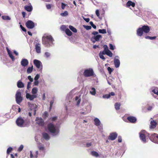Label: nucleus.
Here are the masks:
<instances>
[{
    "instance_id": "nucleus-6",
    "label": "nucleus",
    "mask_w": 158,
    "mask_h": 158,
    "mask_svg": "<svg viewBox=\"0 0 158 158\" xmlns=\"http://www.w3.org/2000/svg\"><path fill=\"white\" fill-rule=\"evenodd\" d=\"M16 123L18 126L22 127L25 126L27 124H28L29 121H27L26 122V121L24 120L23 119H17Z\"/></svg>"
},
{
    "instance_id": "nucleus-34",
    "label": "nucleus",
    "mask_w": 158,
    "mask_h": 158,
    "mask_svg": "<svg viewBox=\"0 0 158 158\" xmlns=\"http://www.w3.org/2000/svg\"><path fill=\"white\" fill-rule=\"evenodd\" d=\"M75 100L77 101V105L78 106L81 101V98L79 97L76 96L75 98Z\"/></svg>"
},
{
    "instance_id": "nucleus-61",
    "label": "nucleus",
    "mask_w": 158,
    "mask_h": 158,
    "mask_svg": "<svg viewBox=\"0 0 158 158\" xmlns=\"http://www.w3.org/2000/svg\"><path fill=\"white\" fill-rule=\"evenodd\" d=\"M122 141V137L120 136H119L118 137V141L119 143H120Z\"/></svg>"
},
{
    "instance_id": "nucleus-21",
    "label": "nucleus",
    "mask_w": 158,
    "mask_h": 158,
    "mask_svg": "<svg viewBox=\"0 0 158 158\" xmlns=\"http://www.w3.org/2000/svg\"><path fill=\"white\" fill-rule=\"evenodd\" d=\"M25 9L28 12H31L33 9V7L31 3L29 4V5H26L24 6Z\"/></svg>"
},
{
    "instance_id": "nucleus-47",
    "label": "nucleus",
    "mask_w": 158,
    "mask_h": 158,
    "mask_svg": "<svg viewBox=\"0 0 158 158\" xmlns=\"http://www.w3.org/2000/svg\"><path fill=\"white\" fill-rule=\"evenodd\" d=\"M48 113L47 111L44 112L43 114V117L44 118H46L48 116Z\"/></svg>"
},
{
    "instance_id": "nucleus-57",
    "label": "nucleus",
    "mask_w": 158,
    "mask_h": 158,
    "mask_svg": "<svg viewBox=\"0 0 158 158\" xmlns=\"http://www.w3.org/2000/svg\"><path fill=\"white\" fill-rule=\"evenodd\" d=\"M152 92H153L154 94L158 95V90L156 89H154L152 90Z\"/></svg>"
},
{
    "instance_id": "nucleus-38",
    "label": "nucleus",
    "mask_w": 158,
    "mask_h": 158,
    "mask_svg": "<svg viewBox=\"0 0 158 158\" xmlns=\"http://www.w3.org/2000/svg\"><path fill=\"white\" fill-rule=\"evenodd\" d=\"M69 28L74 33L77 32V29L72 26L70 25L69 26Z\"/></svg>"
},
{
    "instance_id": "nucleus-1",
    "label": "nucleus",
    "mask_w": 158,
    "mask_h": 158,
    "mask_svg": "<svg viewBox=\"0 0 158 158\" xmlns=\"http://www.w3.org/2000/svg\"><path fill=\"white\" fill-rule=\"evenodd\" d=\"M53 121L56 120L57 123L56 125L52 123H50L48 125L47 130L52 136H56L58 135L60 132V126L62 121L61 119H52Z\"/></svg>"
},
{
    "instance_id": "nucleus-29",
    "label": "nucleus",
    "mask_w": 158,
    "mask_h": 158,
    "mask_svg": "<svg viewBox=\"0 0 158 158\" xmlns=\"http://www.w3.org/2000/svg\"><path fill=\"white\" fill-rule=\"evenodd\" d=\"M103 54H106L107 55L110 57H112L113 55V54L112 52L109 50H107L104 53H102Z\"/></svg>"
},
{
    "instance_id": "nucleus-44",
    "label": "nucleus",
    "mask_w": 158,
    "mask_h": 158,
    "mask_svg": "<svg viewBox=\"0 0 158 158\" xmlns=\"http://www.w3.org/2000/svg\"><path fill=\"white\" fill-rule=\"evenodd\" d=\"M156 36H154V37H151L149 36H147L145 37V38L146 39H148L151 40H153L154 39H155L156 38Z\"/></svg>"
},
{
    "instance_id": "nucleus-49",
    "label": "nucleus",
    "mask_w": 158,
    "mask_h": 158,
    "mask_svg": "<svg viewBox=\"0 0 158 158\" xmlns=\"http://www.w3.org/2000/svg\"><path fill=\"white\" fill-rule=\"evenodd\" d=\"M95 125L97 126H99V119H94Z\"/></svg>"
},
{
    "instance_id": "nucleus-30",
    "label": "nucleus",
    "mask_w": 158,
    "mask_h": 158,
    "mask_svg": "<svg viewBox=\"0 0 158 158\" xmlns=\"http://www.w3.org/2000/svg\"><path fill=\"white\" fill-rule=\"evenodd\" d=\"M94 145V142L92 141L90 142H87L86 143V147L89 148L91 146H93Z\"/></svg>"
},
{
    "instance_id": "nucleus-41",
    "label": "nucleus",
    "mask_w": 158,
    "mask_h": 158,
    "mask_svg": "<svg viewBox=\"0 0 158 158\" xmlns=\"http://www.w3.org/2000/svg\"><path fill=\"white\" fill-rule=\"evenodd\" d=\"M99 131H100L102 134L103 132V126L102 124H101L100 121H99Z\"/></svg>"
},
{
    "instance_id": "nucleus-5",
    "label": "nucleus",
    "mask_w": 158,
    "mask_h": 158,
    "mask_svg": "<svg viewBox=\"0 0 158 158\" xmlns=\"http://www.w3.org/2000/svg\"><path fill=\"white\" fill-rule=\"evenodd\" d=\"M139 137L141 140L144 143L146 142V136L150 137L149 134L145 130L141 131L139 133Z\"/></svg>"
},
{
    "instance_id": "nucleus-48",
    "label": "nucleus",
    "mask_w": 158,
    "mask_h": 158,
    "mask_svg": "<svg viewBox=\"0 0 158 158\" xmlns=\"http://www.w3.org/2000/svg\"><path fill=\"white\" fill-rule=\"evenodd\" d=\"M99 33L102 34H105L106 33V30L105 29H99Z\"/></svg>"
},
{
    "instance_id": "nucleus-15",
    "label": "nucleus",
    "mask_w": 158,
    "mask_h": 158,
    "mask_svg": "<svg viewBox=\"0 0 158 158\" xmlns=\"http://www.w3.org/2000/svg\"><path fill=\"white\" fill-rule=\"evenodd\" d=\"M118 136V134L115 132L110 133L108 137V139L111 140H114Z\"/></svg>"
},
{
    "instance_id": "nucleus-2",
    "label": "nucleus",
    "mask_w": 158,
    "mask_h": 158,
    "mask_svg": "<svg viewBox=\"0 0 158 158\" xmlns=\"http://www.w3.org/2000/svg\"><path fill=\"white\" fill-rule=\"evenodd\" d=\"M54 40L50 35H44L42 38V43L44 46L50 47L54 45Z\"/></svg>"
},
{
    "instance_id": "nucleus-62",
    "label": "nucleus",
    "mask_w": 158,
    "mask_h": 158,
    "mask_svg": "<svg viewBox=\"0 0 158 158\" xmlns=\"http://www.w3.org/2000/svg\"><path fill=\"white\" fill-rule=\"evenodd\" d=\"M110 48L112 50H114V47L111 44H109Z\"/></svg>"
},
{
    "instance_id": "nucleus-56",
    "label": "nucleus",
    "mask_w": 158,
    "mask_h": 158,
    "mask_svg": "<svg viewBox=\"0 0 158 158\" xmlns=\"http://www.w3.org/2000/svg\"><path fill=\"white\" fill-rule=\"evenodd\" d=\"M20 27L21 28V29L24 32L26 31V29L24 27H23L21 25H20Z\"/></svg>"
},
{
    "instance_id": "nucleus-26",
    "label": "nucleus",
    "mask_w": 158,
    "mask_h": 158,
    "mask_svg": "<svg viewBox=\"0 0 158 158\" xmlns=\"http://www.w3.org/2000/svg\"><path fill=\"white\" fill-rule=\"evenodd\" d=\"M17 86L19 88H22L24 87V85L21 81L19 80L17 82Z\"/></svg>"
},
{
    "instance_id": "nucleus-37",
    "label": "nucleus",
    "mask_w": 158,
    "mask_h": 158,
    "mask_svg": "<svg viewBox=\"0 0 158 158\" xmlns=\"http://www.w3.org/2000/svg\"><path fill=\"white\" fill-rule=\"evenodd\" d=\"M51 53L48 52H46L44 53V56L46 58H48L51 56Z\"/></svg>"
},
{
    "instance_id": "nucleus-17",
    "label": "nucleus",
    "mask_w": 158,
    "mask_h": 158,
    "mask_svg": "<svg viewBox=\"0 0 158 158\" xmlns=\"http://www.w3.org/2000/svg\"><path fill=\"white\" fill-rule=\"evenodd\" d=\"M35 49L36 52L38 54H40L41 52V44L39 43H36L35 46Z\"/></svg>"
},
{
    "instance_id": "nucleus-50",
    "label": "nucleus",
    "mask_w": 158,
    "mask_h": 158,
    "mask_svg": "<svg viewBox=\"0 0 158 158\" xmlns=\"http://www.w3.org/2000/svg\"><path fill=\"white\" fill-rule=\"evenodd\" d=\"M39 84V81L38 80H34L33 83V85L34 86H38Z\"/></svg>"
},
{
    "instance_id": "nucleus-11",
    "label": "nucleus",
    "mask_w": 158,
    "mask_h": 158,
    "mask_svg": "<svg viewBox=\"0 0 158 158\" xmlns=\"http://www.w3.org/2000/svg\"><path fill=\"white\" fill-rule=\"evenodd\" d=\"M37 25L36 23H35L31 20H28L26 23V25L28 28L32 29L34 28L35 26Z\"/></svg>"
},
{
    "instance_id": "nucleus-12",
    "label": "nucleus",
    "mask_w": 158,
    "mask_h": 158,
    "mask_svg": "<svg viewBox=\"0 0 158 158\" xmlns=\"http://www.w3.org/2000/svg\"><path fill=\"white\" fill-rule=\"evenodd\" d=\"M28 104L30 108V109L31 111L33 112V114L34 115H35L36 111V108L37 106L35 104L30 103V102H28Z\"/></svg>"
},
{
    "instance_id": "nucleus-40",
    "label": "nucleus",
    "mask_w": 158,
    "mask_h": 158,
    "mask_svg": "<svg viewBox=\"0 0 158 158\" xmlns=\"http://www.w3.org/2000/svg\"><path fill=\"white\" fill-rule=\"evenodd\" d=\"M12 149H13L11 147H10L8 148V149H7V152H6L7 154V156H6V158H7V156L9 155L10 153V152H11V151L12 150Z\"/></svg>"
},
{
    "instance_id": "nucleus-19",
    "label": "nucleus",
    "mask_w": 158,
    "mask_h": 158,
    "mask_svg": "<svg viewBox=\"0 0 158 158\" xmlns=\"http://www.w3.org/2000/svg\"><path fill=\"white\" fill-rule=\"evenodd\" d=\"M116 57H118V56H116L115 57L114 62L115 67L117 68L119 67L120 62L119 59L116 58Z\"/></svg>"
},
{
    "instance_id": "nucleus-45",
    "label": "nucleus",
    "mask_w": 158,
    "mask_h": 158,
    "mask_svg": "<svg viewBox=\"0 0 158 158\" xmlns=\"http://www.w3.org/2000/svg\"><path fill=\"white\" fill-rule=\"evenodd\" d=\"M54 100H52L50 102V106L49 107V111H50L52 109V105L54 103Z\"/></svg>"
},
{
    "instance_id": "nucleus-20",
    "label": "nucleus",
    "mask_w": 158,
    "mask_h": 158,
    "mask_svg": "<svg viewBox=\"0 0 158 158\" xmlns=\"http://www.w3.org/2000/svg\"><path fill=\"white\" fill-rule=\"evenodd\" d=\"M94 43H95L96 41H99V35H94L90 39Z\"/></svg>"
},
{
    "instance_id": "nucleus-16",
    "label": "nucleus",
    "mask_w": 158,
    "mask_h": 158,
    "mask_svg": "<svg viewBox=\"0 0 158 158\" xmlns=\"http://www.w3.org/2000/svg\"><path fill=\"white\" fill-rule=\"evenodd\" d=\"M27 91H26V98L27 99H29L30 101H32L34 98H37V95H35L33 94L31 95L27 93Z\"/></svg>"
},
{
    "instance_id": "nucleus-13",
    "label": "nucleus",
    "mask_w": 158,
    "mask_h": 158,
    "mask_svg": "<svg viewBox=\"0 0 158 158\" xmlns=\"http://www.w3.org/2000/svg\"><path fill=\"white\" fill-rule=\"evenodd\" d=\"M149 139L152 142L158 143V135L154 133L151 135Z\"/></svg>"
},
{
    "instance_id": "nucleus-64",
    "label": "nucleus",
    "mask_w": 158,
    "mask_h": 158,
    "mask_svg": "<svg viewBox=\"0 0 158 158\" xmlns=\"http://www.w3.org/2000/svg\"><path fill=\"white\" fill-rule=\"evenodd\" d=\"M65 28H66V27H65V26H64V25H62L60 27L61 29L63 30H64V29H65Z\"/></svg>"
},
{
    "instance_id": "nucleus-58",
    "label": "nucleus",
    "mask_w": 158,
    "mask_h": 158,
    "mask_svg": "<svg viewBox=\"0 0 158 158\" xmlns=\"http://www.w3.org/2000/svg\"><path fill=\"white\" fill-rule=\"evenodd\" d=\"M66 5V4H64V3H63L62 2L61 3V8L63 10L65 8V7Z\"/></svg>"
},
{
    "instance_id": "nucleus-36",
    "label": "nucleus",
    "mask_w": 158,
    "mask_h": 158,
    "mask_svg": "<svg viewBox=\"0 0 158 158\" xmlns=\"http://www.w3.org/2000/svg\"><path fill=\"white\" fill-rule=\"evenodd\" d=\"M65 32L66 34L68 36H70L72 35V32L68 28L65 29Z\"/></svg>"
},
{
    "instance_id": "nucleus-23",
    "label": "nucleus",
    "mask_w": 158,
    "mask_h": 158,
    "mask_svg": "<svg viewBox=\"0 0 158 158\" xmlns=\"http://www.w3.org/2000/svg\"><path fill=\"white\" fill-rule=\"evenodd\" d=\"M157 123L154 120L151 121L150 122V127L151 128H154L156 127L157 125Z\"/></svg>"
},
{
    "instance_id": "nucleus-32",
    "label": "nucleus",
    "mask_w": 158,
    "mask_h": 158,
    "mask_svg": "<svg viewBox=\"0 0 158 158\" xmlns=\"http://www.w3.org/2000/svg\"><path fill=\"white\" fill-rule=\"evenodd\" d=\"M33 66L32 65L31 66L28 67L27 68V74H29L32 73L33 70Z\"/></svg>"
},
{
    "instance_id": "nucleus-8",
    "label": "nucleus",
    "mask_w": 158,
    "mask_h": 158,
    "mask_svg": "<svg viewBox=\"0 0 158 158\" xmlns=\"http://www.w3.org/2000/svg\"><path fill=\"white\" fill-rule=\"evenodd\" d=\"M91 109V106L90 104L88 105L83 110L80 111L79 113L81 115H85L90 112Z\"/></svg>"
},
{
    "instance_id": "nucleus-24",
    "label": "nucleus",
    "mask_w": 158,
    "mask_h": 158,
    "mask_svg": "<svg viewBox=\"0 0 158 158\" xmlns=\"http://www.w3.org/2000/svg\"><path fill=\"white\" fill-rule=\"evenodd\" d=\"M43 138L46 140H48L50 139V136L47 133L43 132L42 134Z\"/></svg>"
},
{
    "instance_id": "nucleus-59",
    "label": "nucleus",
    "mask_w": 158,
    "mask_h": 158,
    "mask_svg": "<svg viewBox=\"0 0 158 158\" xmlns=\"http://www.w3.org/2000/svg\"><path fill=\"white\" fill-rule=\"evenodd\" d=\"M94 54L95 56L96 57V59L98 61V60L99 59V58H98V54H96L95 52H94Z\"/></svg>"
},
{
    "instance_id": "nucleus-52",
    "label": "nucleus",
    "mask_w": 158,
    "mask_h": 158,
    "mask_svg": "<svg viewBox=\"0 0 158 158\" xmlns=\"http://www.w3.org/2000/svg\"><path fill=\"white\" fill-rule=\"evenodd\" d=\"M28 79L31 82H32L33 81V79L31 77V76H28L27 77Z\"/></svg>"
},
{
    "instance_id": "nucleus-28",
    "label": "nucleus",
    "mask_w": 158,
    "mask_h": 158,
    "mask_svg": "<svg viewBox=\"0 0 158 158\" xmlns=\"http://www.w3.org/2000/svg\"><path fill=\"white\" fill-rule=\"evenodd\" d=\"M115 95L114 93L113 92H111L110 94H106L103 96V97L104 98H108L110 96H114Z\"/></svg>"
},
{
    "instance_id": "nucleus-63",
    "label": "nucleus",
    "mask_w": 158,
    "mask_h": 158,
    "mask_svg": "<svg viewBox=\"0 0 158 158\" xmlns=\"http://www.w3.org/2000/svg\"><path fill=\"white\" fill-rule=\"evenodd\" d=\"M107 69L109 72V73L110 74L112 71V69L110 67H108L107 68Z\"/></svg>"
},
{
    "instance_id": "nucleus-31",
    "label": "nucleus",
    "mask_w": 158,
    "mask_h": 158,
    "mask_svg": "<svg viewBox=\"0 0 158 158\" xmlns=\"http://www.w3.org/2000/svg\"><path fill=\"white\" fill-rule=\"evenodd\" d=\"M126 5L127 6H131L132 7H134L135 6V3L131 1H129L127 3Z\"/></svg>"
},
{
    "instance_id": "nucleus-51",
    "label": "nucleus",
    "mask_w": 158,
    "mask_h": 158,
    "mask_svg": "<svg viewBox=\"0 0 158 158\" xmlns=\"http://www.w3.org/2000/svg\"><path fill=\"white\" fill-rule=\"evenodd\" d=\"M104 48V50L103 52V53H104L107 50H109L107 46L106 45H104L103 46Z\"/></svg>"
},
{
    "instance_id": "nucleus-42",
    "label": "nucleus",
    "mask_w": 158,
    "mask_h": 158,
    "mask_svg": "<svg viewBox=\"0 0 158 158\" xmlns=\"http://www.w3.org/2000/svg\"><path fill=\"white\" fill-rule=\"evenodd\" d=\"M120 106V104L118 103H116L114 105L115 108L116 110H118L119 109V107Z\"/></svg>"
},
{
    "instance_id": "nucleus-55",
    "label": "nucleus",
    "mask_w": 158,
    "mask_h": 158,
    "mask_svg": "<svg viewBox=\"0 0 158 158\" xmlns=\"http://www.w3.org/2000/svg\"><path fill=\"white\" fill-rule=\"evenodd\" d=\"M23 148V145H21L18 149V151L19 152L21 151Z\"/></svg>"
},
{
    "instance_id": "nucleus-7",
    "label": "nucleus",
    "mask_w": 158,
    "mask_h": 158,
    "mask_svg": "<svg viewBox=\"0 0 158 158\" xmlns=\"http://www.w3.org/2000/svg\"><path fill=\"white\" fill-rule=\"evenodd\" d=\"M94 72L92 68L86 69L83 72L84 76L86 77H88L94 75Z\"/></svg>"
},
{
    "instance_id": "nucleus-10",
    "label": "nucleus",
    "mask_w": 158,
    "mask_h": 158,
    "mask_svg": "<svg viewBox=\"0 0 158 158\" xmlns=\"http://www.w3.org/2000/svg\"><path fill=\"white\" fill-rule=\"evenodd\" d=\"M47 119H35L36 123L39 126H43L47 124Z\"/></svg>"
},
{
    "instance_id": "nucleus-25",
    "label": "nucleus",
    "mask_w": 158,
    "mask_h": 158,
    "mask_svg": "<svg viewBox=\"0 0 158 158\" xmlns=\"http://www.w3.org/2000/svg\"><path fill=\"white\" fill-rule=\"evenodd\" d=\"M137 119H124V121L131 123H134L136 121Z\"/></svg>"
},
{
    "instance_id": "nucleus-18",
    "label": "nucleus",
    "mask_w": 158,
    "mask_h": 158,
    "mask_svg": "<svg viewBox=\"0 0 158 158\" xmlns=\"http://www.w3.org/2000/svg\"><path fill=\"white\" fill-rule=\"evenodd\" d=\"M28 63V60L26 59H22L21 61V64L23 67H25L27 66Z\"/></svg>"
},
{
    "instance_id": "nucleus-9",
    "label": "nucleus",
    "mask_w": 158,
    "mask_h": 158,
    "mask_svg": "<svg viewBox=\"0 0 158 158\" xmlns=\"http://www.w3.org/2000/svg\"><path fill=\"white\" fill-rule=\"evenodd\" d=\"M21 95V93L19 90H17L15 94V99L16 103L18 104H20L23 100V98Z\"/></svg>"
},
{
    "instance_id": "nucleus-43",
    "label": "nucleus",
    "mask_w": 158,
    "mask_h": 158,
    "mask_svg": "<svg viewBox=\"0 0 158 158\" xmlns=\"http://www.w3.org/2000/svg\"><path fill=\"white\" fill-rule=\"evenodd\" d=\"M68 15V12L66 11H64V12L60 14V15L62 16H66Z\"/></svg>"
},
{
    "instance_id": "nucleus-14",
    "label": "nucleus",
    "mask_w": 158,
    "mask_h": 158,
    "mask_svg": "<svg viewBox=\"0 0 158 158\" xmlns=\"http://www.w3.org/2000/svg\"><path fill=\"white\" fill-rule=\"evenodd\" d=\"M33 63L38 69H39L41 67V69H42V64L41 62L36 59L34 60H33Z\"/></svg>"
},
{
    "instance_id": "nucleus-35",
    "label": "nucleus",
    "mask_w": 158,
    "mask_h": 158,
    "mask_svg": "<svg viewBox=\"0 0 158 158\" xmlns=\"http://www.w3.org/2000/svg\"><path fill=\"white\" fill-rule=\"evenodd\" d=\"M90 154L93 156L95 157H98L99 156V154L98 153L94 151L91 152Z\"/></svg>"
},
{
    "instance_id": "nucleus-22",
    "label": "nucleus",
    "mask_w": 158,
    "mask_h": 158,
    "mask_svg": "<svg viewBox=\"0 0 158 158\" xmlns=\"http://www.w3.org/2000/svg\"><path fill=\"white\" fill-rule=\"evenodd\" d=\"M6 49L9 57L11 59L12 61H14L15 60V58L14 57L11 51L7 47L6 48Z\"/></svg>"
},
{
    "instance_id": "nucleus-4",
    "label": "nucleus",
    "mask_w": 158,
    "mask_h": 158,
    "mask_svg": "<svg viewBox=\"0 0 158 158\" xmlns=\"http://www.w3.org/2000/svg\"><path fill=\"white\" fill-rule=\"evenodd\" d=\"M150 31L149 27L148 26L144 25L142 27L139 28L137 31V35L139 36H141L143 34L144 32L145 33H148Z\"/></svg>"
},
{
    "instance_id": "nucleus-33",
    "label": "nucleus",
    "mask_w": 158,
    "mask_h": 158,
    "mask_svg": "<svg viewBox=\"0 0 158 158\" xmlns=\"http://www.w3.org/2000/svg\"><path fill=\"white\" fill-rule=\"evenodd\" d=\"M2 18L5 20H11V18L8 16L2 15Z\"/></svg>"
},
{
    "instance_id": "nucleus-54",
    "label": "nucleus",
    "mask_w": 158,
    "mask_h": 158,
    "mask_svg": "<svg viewBox=\"0 0 158 158\" xmlns=\"http://www.w3.org/2000/svg\"><path fill=\"white\" fill-rule=\"evenodd\" d=\"M40 75L39 74H37L35 77L34 80H38V79L40 78Z\"/></svg>"
},
{
    "instance_id": "nucleus-60",
    "label": "nucleus",
    "mask_w": 158,
    "mask_h": 158,
    "mask_svg": "<svg viewBox=\"0 0 158 158\" xmlns=\"http://www.w3.org/2000/svg\"><path fill=\"white\" fill-rule=\"evenodd\" d=\"M46 7L48 9H50L51 8V6L50 4H47L46 5Z\"/></svg>"
},
{
    "instance_id": "nucleus-46",
    "label": "nucleus",
    "mask_w": 158,
    "mask_h": 158,
    "mask_svg": "<svg viewBox=\"0 0 158 158\" xmlns=\"http://www.w3.org/2000/svg\"><path fill=\"white\" fill-rule=\"evenodd\" d=\"M83 27L87 30H89L91 28V27L90 26L83 25Z\"/></svg>"
},
{
    "instance_id": "nucleus-39",
    "label": "nucleus",
    "mask_w": 158,
    "mask_h": 158,
    "mask_svg": "<svg viewBox=\"0 0 158 158\" xmlns=\"http://www.w3.org/2000/svg\"><path fill=\"white\" fill-rule=\"evenodd\" d=\"M90 93L91 94L93 95H95L96 94V90L94 88H92L90 91Z\"/></svg>"
},
{
    "instance_id": "nucleus-3",
    "label": "nucleus",
    "mask_w": 158,
    "mask_h": 158,
    "mask_svg": "<svg viewBox=\"0 0 158 158\" xmlns=\"http://www.w3.org/2000/svg\"><path fill=\"white\" fill-rule=\"evenodd\" d=\"M39 152L36 151L35 153L33 154L31 151H30V158H37L38 155L41 156H44L45 153V150L44 146H39L38 147Z\"/></svg>"
},
{
    "instance_id": "nucleus-53",
    "label": "nucleus",
    "mask_w": 158,
    "mask_h": 158,
    "mask_svg": "<svg viewBox=\"0 0 158 158\" xmlns=\"http://www.w3.org/2000/svg\"><path fill=\"white\" fill-rule=\"evenodd\" d=\"M31 82H27V89L29 90V89L31 88Z\"/></svg>"
},
{
    "instance_id": "nucleus-27",
    "label": "nucleus",
    "mask_w": 158,
    "mask_h": 158,
    "mask_svg": "<svg viewBox=\"0 0 158 158\" xmlns=\"http://www.w3.org/2000/svg\"><path fill=\"white\" fill-rule=\"evenodd\" d=\"M38 91V89L36 87H34L32 88L31 90V93L32 94L35 95H37V92Z\"/></svg>"
}]
</instances>
